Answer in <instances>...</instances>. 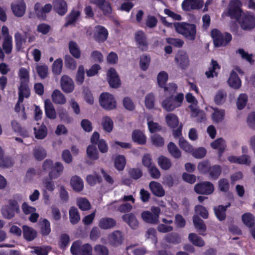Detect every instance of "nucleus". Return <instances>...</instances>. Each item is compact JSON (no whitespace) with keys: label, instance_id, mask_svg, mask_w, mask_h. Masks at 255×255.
<instances>
[{"label":"nucleus","instance_id":"nucleus-64","mask_svg":"<svg viewBox=\"0 0 255 255\" xmlns=\"http://www.w3.org/2000/svg\"><path fill=\"white\" fill-rule=\"evenodd\" d=\"M14 164L12 159L9 157H2L0 158V167L2 168H9Z\"/></svg>","mask_w":255,"mask_h":255},{"label":"nucleus","instance_id":"nucleus-55","mask_svg":"<svg viewBox=\"0 0 255 255\" xmlns=\"http://www.w3.org/2000/svg\"><path fill=\"white\" fill-rule=\"evenodd\" d=\"M242 221L244 224L249 227H252L255 225V217L250 213H246L242 216Z\"/></svg>","mask_w":255,"mask_h":255},{"label":"nucleus","instance_id":"nucleus-15","mask_svg":"<svg viewBox=\"0 0 255 255\" xmlns=\"http://www.w3.org/2000/svg\"><path fill=\"white\" fill-rule=\"evenodd\" d=\"M135 40L138 47L142 50L147 49L148 43L144 33L142 31H137L135 33Z\"/></svg>","mask_w":255,"mask_h":255},{"label":"nucleus","instance_id":"nucleus-53","mask_svg":"<svg viewBox=\"0 0 255 255\" xmlns=\"http://www.w3.org/2000/svg\"><path fill=\"white\" fill-rule=\"evenodd\" d=\"M155 101V96L153 94L151 93L147 94L145 97V106L148 109H154Z\"/></svg>","mask_w":255,"mask_h":255},{"label":"nucleus","instance_id":"nucleus-12","mask_svg":"<svg viewBox=\"0 0 255 255\" xmlns=\"http://www.w3.org/2000/svg\"><path fill=\"white\" fill-rule=\"evenodd\" d=\"M109 83L111 87L117 88L120 87L121 82L119 76L115 69L111 68L107 72Z\"/></svg>","mask_w":255,"mask_h":255},{"label":"nucleus","instance_id":"nucleus-23","mask_svg":"<svg viewBox=\"0 0 255 255\" xmlns=\"http://www.w3.org/2000/svg\"><path fill=\"white\" fill-rule=\"evenodd\" d=\"M54 9L60 15L65 14L67 11V5L64 0H55L53 2Z\"/></svg>","mask_w":255,"mask_h":255},{"label":"nucleus","instance_id":"nucleus-27","mask_svg":"<svg viewBox=\"0 0 255 255\" xmlns=\"http://www.w3.org/2000/svg\"><path fill=\"white\" fill-rule=\"evenodd\" d=\"M122 219L132 229H136L138 225V222L135 215L132 213L124 215L122 216Z\"/></svg>","mask_w":255,"mask_h":255},{"label":"nucleus","instance_id":"nucleus-37","mask_svg":"<svg viewBox=\"0 0 255 255\" xmlns=\"http://www.w3.org/2000/svg\"><path fill=\"white\" fill-rule=\"evenodd\" d=\"M69 49L70 53L74 58L76 59L80 58L81 52L77 43L72 41H70L69 43Z\"/></svg>","mask_w":255,"mask_h":255},{"label":"nucleus","instance_id":"nucleus-36","mask_svg":"<svg viewBox=\"0 0 255 255\" xmlns=\"http://www.w3.org/2000/svg\"><path fill=\"white\" fill-rule=\"evenodd\" d=\"M103 129L107 132H111L114 127V122L110 117L104 116L101 122Z\"/></svg>","mask_w":255,"mask_h":255},{"label":"nucleus","instance_id":"nucleus-2","mask_svg":"<svg viewBox=\"0 0 255 255\" xmlns=\"http://www.w3.org/2000/svg\"><path fill=\"white\" fill-rule=\"evenodd\" d=\"M177 89V86L175 83H170L168 87L165 88L161 105L166 112H172L182 104L184 95L182 93L175 95Z\"/></svg>","mask_w":255,"mask_h":255},{"label":"nucleus","instance_id":"nucleus-54","mask_svg":"<svg viewBox=\"0 0 255 255\" xmlns=\"http://www.w3.org/2000/svg\"><path fill=\"white\" fill-rule=\"evenodd\" d=\"M15 213H16V211L7 205H4L1 209L2 216L7 219H11L14 217Z\"/></svg>","mask_w":255,"mask_h":255},{"label":"nucleus","instance_id":"nucleus-47","mask_svg":"<svg viewBox=\"0 0 255 255\" xmlns=\"http://www.w3.org/2000/svg\"><path fill=\"white\" fill-rule=\"evenodd\" d=\"M188 239L195 246L201 247L205 245L203 240L196 234L190 233L188 236Z\"/></svg>","mask_w":255,"mask_h":255},{"label":"nucleus","instance_id":"nucleus-49","mask_svg":"<svg viewBox=\"0 0 255 255\" xmlns=\"http://www.w3.org/2000/svg\"><path fill=\"white\" fill-rule=\"evenodd\" d=\"M87 155L92 160H97L99 158V153L95 145H90L87 148Z\"/></svg>","mask_w":255,"mask_h":255},{"label":"nucleus","instance_id":"nucleus-9","mask_svg":"<svg viewBox=\"0 0 255 255\" xmlns=\"http://www.w3.org/2000/svg\"><path fill=\"white\" fill-rule=\"evenodd\" d=\"M60 86L62 91L66 93L72 92L75 88L73 80L68 76L64 75L60 79Z\"/></svg>","mask_w":255,"mask_h":255},{"label":"nucleus","instance_id":"nucleus-43","mask_svg":"<svg viewBox=\"0 0 255 255\" xmlns=\"http://www.w3.org/2000/svg\"><path fill=\"white\" fill-rule=\"evenodd\" d=\"M157 162L160 167L163 170H168L171 167V160L168 158L160 156L157 159Z\"/></svg>","mask_w":255,"mask_h":255},{"label":"nucleus","instance_id":"nucleus-18","mask_svg":"<svg viewBox=\"0 0 255 255\" xmlns=\"http://www.w3.org/2000/svg\"><path fill=\"white\" fill-rule=\"evenodd\" d=\"M116 225V221L113 218L104 217L101 218L99 221L98 226L102 229L108 230L114 228Z\"/></svg>","mask_w":255,"mask_h":255},{"label":"nucleus","instance_id":"nucleus-41","mask_svg":"<svg viewBox=\"0 0 255 255\" xmlns=\"http://www.w3.org/2000/svg\"><path fill=\"white\" fill-rule=\"evenodd\" d=\"M20 84L28 83L29 81V69L21 67L18 72Z\"/></svg>","mask_w":255,"mask_h":255},{"label":"nucleus","instance_id":"nucleus-5","mask_svg":"<svg viewBox=\"0 0 255 255\" xmlns=\"http://www.w3.org/2000/svg\"><path fill=\"white\" fill-rule=\"evenodd\" d=\"M99 102L101 106L106 110H112L117 107V102L114 96L109 93L101 94Z\"/></svg>","mask_w":255,"mask_h":255},{"label":"nucleus","instance_id":"nucleus-3","mask_svg":"<svg viewBox=\"0 0 255 255\" xmlns=\"http://www.w3.org/2000/svg\"><path fill=\"white\" fill-rule=\"evenodd\" d=\"M174 26L176 31L185 38L191 41L196 39L197 26L195 24L182 22L175 23Z\"/></svg>","mask_w":255,"mask_h":255},{"label":"nucleus","instance_id":"nucleus-42","mask_svg":"<svg viewBox=\"0 0 255 255\" xmlns=\"http://www.w3.org/2000/svg\"><path fill=\"white\" fill-rule=\"evenodd\" d=\"M168 78V75L167 72L165 71H161L157 75V80L158 85L164 89L165 91V88L168 87V85H166V83Z\"/></svg>","mask_w":255,"mask_h":255},{"label":"nucleus","instance_id":"nucleus-60","mask_svg":"<svg viewBox=\"0 0 255 255\" xmlns=\"http://www.w3.org/2000/svg\"><path fill=\"white\" fill-rule=\"evenodd\" d=\"M77 202L79 208L83 211L88 210L91 208L90 202L85 198H80L78 199Z\"/></svg>","mask_w":255,"mask_h":255},{"label":"nucleus","instance_id":"nucleus-7","mask_svg":"<svg viewBox=\"0 0 255 255\" xmlns=\"http://www.w3.org/2000/svg\"><path fill=\"white\" fill-rule=\"evenodd\" d=\"M194 190L198 194L209 195L214 191V187L212 183L205 181L196 184L194 187Z\"/></svg>","mask_w":255,"mask_h":255},{"label":"nucleus","instance_id":"nucleus-17","mask_svg":"<svg viewBox=\"0 0 255 255\" xmlns=\"http://www.w3.org/2000/svg\"><path fill=\"white\" fill-rule=\"evenodd\" d=\"M52 102L57 105H64L66 103V98L64 94L59 90L55 89L51 94Z\"/></svg>","mask_w":255,"mask_h":255},{"label":"nucleus","instance_id":"nucleus-34","mask_svg":"<svg viewBox=\"0 0 255 255\" xmlns=\"http://www.w3.org/2000/svg\"><path fill=\"white\" fill-rule=\"evenodd\" d=\"M225 111L224 110L214 109V112L211 115V119L214 123H219L222 122L225 118Z\"/></svg>","mask_w":255,"mask_h":255},{"label":"nucleus","instance_id":"nucleus-29","mask_svg":"<svg viewBox=\"0 0 255 255\" xmlns=\"http://www.w3.org/2000/svg\"><path fill=\"white\" fill-rule=\"evenodd\" d=\"M23 235L24 239L28 241L33 240L36 237V232L32 228L26 225L22 227Z\"/></svg>","mask_w":255,"mask_h":255},{"label":"nucleus","instance_id":"nucleus-26","mask_svg":"<svg viewBox=\"0 0 255 255\" xmlns=\"http://www.w3.org/2000/svg\"><path fill=\"white\" fill-rule=\"evenodd\" d=\"M132 139L134 142L140 145H143L146 143V137L144 134L139 130H135L132 133Z\"/></svg>","mask_w":255,"mask_h":255},{"label":"nucleus","instance_id":"nucleus-19","mask_svg":"<svg viewBox=\"0 0 255 255\" xmlns=\"http://www.w3.org/2000/svg\"><path fill=\"white\" fill-rule=\"evenodd\" d=\"M220 68V66L216 61L212 60L210 66L208 70L205 73L206 76L208 78H212L215 77H217Z\"/></svg>","mask_w":255,"mask_h":255},{"label":"nucleus","instance_id":"nucleus-24","mask_svg":"<svg viewBox=\"0 0 255 255\" xmlns=\"http://www.w3.org/2000/svg\"><path fill=\"white\" fill-rule=\"evenodd\" d=\"M70 185L72 189L76 192H80L84 188L83 180L77 176L72 177L70 180Z\"/></svg>","mask_w":255,"mask_h":255},{"label":"nucleus","instance_id":"nucleus-35","mask_svg":"<svg viewBox=\"0 0 255 255\" xmlns=\"http://www.w3.org/2000/svg\"><path fill=\"white\" fill-rule=\"evenodd\" d=\"M28 36L27 33L24 35H22L19 32H16L14 34V39L16 49L20 50L23 44L26 42V38Z\"/></svg>","mask_w":255,"mask_h":255},{"label":"nucleus","instance_id":"nucleus-11","mask_svg":"<svg viewBox=\"0 0 255 255\" xmlns=\"http://www.w3.org/2000/svg\"><path fill=\"white\" fill-rule=\"evenodd\" d=\"M19 98L18 102L15 106V110L16 112H19V105L22 103L24 98H27L30 95V90L28 86V83L20 84L18 88Z\"/></svg>","mask_w":255,"mask_h":255},{"label":"nucleus","instance_id":"nucleus-40","mask_svg":"<svg viewBox=\"0 0 255 255\" xmlns=\"http://www.w3.org/2000/svg\"><path fill=\"white\" fill-rule=\"evenodd\" d=\"M193 224L195 228L197 229L198 231L199 232L201 235H203V233L205 232L206 229L204 221L197 215L193 217Z\"/></svg>","mask_w":255,"mask_h":255},{"label":"nucleus","instance_id":"nucleus-58","mask_svg":"<svg viewBox=\"0 0 255 255\" xmlns=\"http://www.w3.org/2000/svg\"><path fill=\"white\" fill-rule=\"evenodd\" d=\"M65 66L69 69L74 70L77 67L76 61L71 56L66 55L64 58Z\"/></svg>","mask_w":255,"mask_h":255},{"label":"nucleus","instance_id":"nucleus-25","mask_svg":"<svg viewBox=\"0 0 255 255\" xmlns=\"http://www.w3.org/2000/svg\"><path fill=\"white\" fill-rule=\"evenodd\" d=\"M211 146L213 148L218 150L219 156L220 157L222 153L225 151L227 145L225 140L220 138L212 142L211 143Z\"/></svg>","mask_w":255,"mask_h":255},{"label":"nucleus","instance_id":"nucleus-61","mask_svg":"<svg viewBox=\"0 0 255 255\" xmlns=\"http://www.w3.org/2000/svg\"><path fill=\"white\" fill-rule=\"evenodd\" d=\"M2 46L6 54L10 53L12 49V38H4Z\"/></svg>","mask_w":255,"mask_h":255},{"label":"nucleus","instance_id":"nucleus-46","mask_svg":"<svg viewBox=\"0 0 255 255\" xmlns=\"http://www.w3.org/2000/svg\"><path fill=\"white\" fill-rule=\"evenodd\" d=\"M40 231L42 235L47 236L51 232L50 223L46 219H41L40 221Z\"/></svg>","mask_w":255,"mask_h":255},{"label":"nucleus","instance_id":"nucleus-32","mask_svg":"<svg viewBox=\"0 0 255 255\" xmlns=\"http://www.w3.org/2000/svg\"><path fill=\"white\" fill-rule=\"evenodd\" d=\"M230 206V204H228L227 205H226L225 206L219 205L217 207H214V210L215 215L219 220L223 221L225 219L226 217V209Z\"/></svg>","mask_w":255,"mask_h":255},{"label":"nucleus","instance_id":"nucleus-33","mask_svg":"<svg viewBox=\"0 0 255 255\" xmlns=\"http://www.w3.org/2000/svg\"><path fill=\"white\" fill-rule=\"evenodd\" d=\"M31 253L36 255H48L51 248L48 246H42L31 247Z\"/></svg>","mask_w":255,"mask_h":255},{"label":"nucleus","instance_id":"nucleus-20","mask_svg":"<svg viewBox=\"0 0 255 255\" xmlns=\"http://www.w3.org/2000/svg\"><path fill=\"white\" fill-rule=\"evenodd\" d=\"M149 187L152 193L156 196L162 197L165 194V191L161 185L156 181L150 182Z\"/></svg>","mask_w":255,"mask_h":255},{"label":"nucleus","instance_id":"nucleus-1","mask_svg":"<svg viewBox=\"0 0 255 255\" xmlns=\"http://www.w3.org/2000/svg\"><path fill=\"white\" fill-rule=\"evenodd\" d=\"M242 2L239 0H232L229 4L228 15L237 19L243 30H250L255 27V16L249 13H242Z\"/></svg>","mask_w":255,"mask_h":255},{"label":"nucleus","instance_id":"nucleus-6","mask_svg":"<svg viewBox=\"0 0 255 255\" xmlns=\"http://www.w3.org/2000/svg\"><path fill=\"white\" fill-rule=\"evenodd\" d=\"M151 211V212H143L141 214V218L145 222L151 224L157 223L160 213V209L158 207H152Z\"/></svg>","mask_w":255,"mask_h":255},{"label":"nucleus","instance_id":"nucleus-44","mask_svg":"<svg viewBox=\"0 0 255 255\" xmlns=\"http://www.w3.org/2000/svg\"><path fill=\"white\" fill-rule=\"evenodd\" d=\"M150 139L152 144L155 147H161L164 145V138L159 134L152 135Z\"/></svg>","mask_w":255,"mask_h":255},{"label":"nucleus","instance_id":"nucleus-8","mask_svg":"<svg viewBox=\"0 0 255 255\" xmlns=\"http://www.w3.org/2000/svg\"><path fill=\"white\" fill-rule=\"evenodd\" d=\"M26 4L23 0H17L11 4V9L17 17L22 16L26 11Z\"/></svg>","mask_w":255,"mask_h":255},{"label":"nucleus","instance_id":"nucleus-52","mask_svg":"<svg viewBox=\"0 0 255 255\" xmlns=\"http://www.w3.org/2000/svg\"><path fill=\"white\" fill-rule=\"evenodd\" d=\"M208 172L211 178L217 179L221 174V167L218 165H213L210 167Z\"/></svg>","mask_w":255,"mask_h":255},{"label":"nucleus","instance_id":"nucleus-38","mask_svg":"<svg viewBox=\"0 0 255 255\" xmlns=\"http://www.w3.org/2000/svg\"><path fill=\"white\" fill-rule=\"evenodd\" d=\"M35 69L38 76L41 79H45L47 76L48 68L46 65L42 63L36 64Z\"/></svg>","mask_w":255,"mask_h":255},{"label":"nucleus","instance_id":"nucleus-14","mask_svg":"<svg viewBox=\"0 0 255 255\" xmlns=\"http://www.w3.org/2000/svg\"><path fill=\"white\" fill-rule=\"evenodd\" d=\"M108 35V31L104 27L100 25L95 27L94 38L96 40L99 42L104 41L107 39Z\"/></svg>","mask_w":255,"mask_h":255},{"label":"nucleus","instance_id":"nucleus-28","mask_svg":"<svg viewBox=\"0 0 255 255\" xmlns=\"http://www.w3.org/2000/svg\"><path fill=\"white\" fill-rule=\"evenodd\" d=\"M33 129L34 131L35 137L38 139H42L47 135V128L43 124H42L40 126L38 124L37 127H34Z\"/></svg>","mask_w":255,"mask_h":255},{"label":"nucleus","instance_id":"nucleus-56","mask_svg":"<svg viewBox=\"0 0 255 255\" xmlns=\"http://www.w3.org/2000/svg\"><path fill=\"white\" fill-rule=\"evenodd\" d=\"M226 97V92L224 90H219L215 96L214 101L217 105H222L225 102Z\"/></svg>","mask_w":255,"mask_h":255},{"label":"nucleus","instance_id":"nucleus-59","mask_svg":"<svg viewBox=\"0 0 255 255\" xmlns=\"http://www.w3.org/2000/svg\"><path fill=\"white\" fill-rule=\"evenodd\" d=\"M85 72L84 66L82 65L79 66L76 75V81L77 83L81 84L84 82L85 79Z\"/></svg>","mask_w":255,"mask_h":255},{"label":"nucleus","instance_id":"nucleus-51","mask_svg":"<svg viewBox=\"0 0 255 255\" xmlns=\"http://www.w3.org/2000/svg\"><path fill=\"white\" fill-rule=\"evenodd\" d=\"M126 160L124 155H119L116 156L115 160V166L117 169L119 171L123 170L126 165Z\"/></svg>","mask_w":255,"mask_h":255},{"label":"nucleus","instance_id":"nucleus-50","mask_svg":"<svg viewBox=\"0 0 255 255\" xmlns=\"http://www.w3.org/2000/svg\"><path fill=\"white\" fill-rule=\"evenodd\" d=\"M178 144L180 148L185 152L191 153L193 151L192 145L183 137L179 138Z\"/></svg>","mask_w":255,"mask_h":255},{"label":"nucleus","instance_id":"nucleus-57","mask_svg":"<svg viewBox=\"0 0 255 255\" xmlns=\"http://www.w3.org/2000/svg\"><path fill=\"white\" fill-rule=\"evenodd\" d=\"M248 97L246 94H241L239 95L237 101V106L239 110L243 109L247 105Z\"/></svg>","mask_w":255,"mask_h":255},{"label":"nucleus","instance_id":"nucleus-31","mask_svg":"<svg viewBox=\"0 0 255 255\" xmlns=\"http://www.w3.org/2000/svg\"><path fill=\"white\" fill-rule=\"evenodd\" d=\"M165 120L168 126L171 128H175L178 126L179 119L173 113L167 114L165 117Z\"/></svg>","mask_w":255,"mask_h":255},{"label":"nucleus","instance_id":"nucleus-4","mask_svg":"<svg viewBox=\"0 0 255 255\" xmlns=\"http://www.w3.org/2000/svg\"><path fill=\"white\" fill-rule=\"evenodd\" d=\"M211 35L214 43L217 47L225 46L232 40V35L229 33L222 34L220 31L215 29L211 31Z\"/></svg>","mask_w":255,"mask_h":255},{"label":"nucleus","instance_id":"nucleus-10","mask_svg":"<svg viewBox=\"0 0 255 255\" xmlns=\"http://www.w3.org/2000/svg\"><path fill=\"white\" fill-rule=\"evenodd\" d=\"M203 0H184L182 3V8L185 11L198 9L203 5Z\"/></svg>","mask_w":255,"mask_h":255},{"label":"nucleus","instance_id":"nucleus-21","mask_svg":"<svg viewBox=\"0 0 255 255\" xmlns=\"http://www.w3.org/2000/svg\"><path fill=\"white\" fill-rule=\"evenodd\" d=\"M177 64L181 68H186L189 64V57L188 54L184 52H179L175 57Z\"/></svg>","mask_w":255,"mask_h":255},{"label":"nucleus","instance_id":"nucleus-13","mask_svg":"<svg viewBox=\"0 0 255 255\" xmlns=\"http://www.w3.org/2000/svg\"><path fill=\"white\" fill-rule=\"evenodd\" d=\"M227 82L229 86L235 90L239 89L242 86V81L235 70L231 72Z\"/></svg>","mask_w":255,"mask_h":255},{"label":"nucleus","instance_id":"nucleus-62","mask_svg":"<svg viewBox=\"0 0 255 255\" xmlns=\"http://www.w3.org/2000/svg\"><path fill=\"white\" fill-rule=\"evenodd\" d=\"M218 188L222 192H227L230 188V184L228 179L222 178L218 181Z\"/></svg>","mask_w":255,"mask_h":255},{"label":"nucleus","instance_id":"nucleus-48","mask_svg":"<svg viewBox=\"0 0 255 255\" xmlns=\"http://www.w3.org/2000/svg\"><path fill=\"white\" fill-rule=\"evenodd\" d=\"M70 222L72 224H77L80 219L78 209L74 207H72L69 211Z\"/></svg>","mask_w":255,"mask_h":255},{"label":"nucleus","instance_id":"nucleus-22","mask_svg":"<svg viewBox=\"0 0 255 255\" xmlns=\"http://www.w3.org/2000/svg\"><path fill=\"white\" fill-rule=\"evenodd\" d=\"M44 108L46 116L50 119H55L56 118V113L54 106L51 101L46 99L44 101Z\"/></svg>","mask_w":255,"mask_h":255},{"label":"nucleus","instance_id":"nucleus-45","mask_svg":"<svg viewBox=\"0 0 255 255\" xmlns=\"http://www.w3.org/2000/svg\"><path fill=\"white\" fill-rule=\"evenodd\" d=\"M109 241L114 244H121L123 240V236L121 232L116 231L109 236Z\"/></svg>","mask_w":255,"mask_h":255},{"label":"nucleus","instance_id":"nucleus-39","mask_svg":"<svg viewBox=\"0 0 255 255\" xmlns=\"http://www.w3.org/2000/svg\"><path fill=\"white\" fill-rule=\"evenodd\" d=\"M167 149L172 156L175 158H179L181 156V152L176 144L170 142L167 145Z\"/></svg>","mask_w":255,"mask_h":255},{"label":"nucleus","instance_id":"nucleus-63","mask_svg":"<svg viewBox=\"0 0 255 255\" xmlns=\"http://www.w3.org/2000/svg\"><path fill=\"white\" fill-rule=\"evenodd\" d=\"M63 62L61 59L56 60L52 65V71L56 75H59L62 72Z\"/></svg>","mask_w":255,"mask_h":255},{"label":"nucleus","instance_id":"nucleus-16","mask_svg":"<svg viewBox=\"0 0 255 255\" xmlns=\"http://www.w3.org/2000/svg\"><path fill=\"white\" fill-rule=\"evenodd\" d=\"M64 167L59 162L54 163L52 169L49 171L48 176L50 179H55L58 178L63 173Z\"/></svg>","mask_w":255,"mask_h":255},{"label":"nucleus","instance_id":"nucleus-30","mask_svg":"<svg viewBox=\"0 0 255 255\" xmlns=\"http://www.w3.org/2000/svg\"><path fill=\"white\" fill-rule=\"evenodd\" d=\"M189 108L191 110V116L192 118H195L196 121L198 122H201L202 121L205 120L206 117L204 113L199 110L197 107H195L194 106H189Z\"/></svg>","mask_w":255,"mask_h":255}]
</instances>
